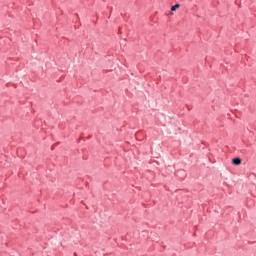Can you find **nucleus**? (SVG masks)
<instances>
[{
  "label": "nucleus",
  "mask_w": 256,
  "mask_h": 256,
  "mask_svg": "<svg viewBox=\"0 0 256 256\" xmlns=\"http://www.w3.org/2000/svg\"><path fill=\"white\" fill-rule=\"evenodd\" d=\"M241 163H242V161H241L240 158L235 157V158L232 159V164L233 165H241Z\"/></svg>",
  "instance_id": "obj_1"
},
{
  "label": "nucleus",
  "mask_w": 256,
  "mask_h": 256,
  "mask_svg": "<svg viewBox=\"0 0 256 256\" xmlns=\"http://www.w3.org/2000/svg\"><path fill=\"white\" fill-rule=\"evenodd\" d=\"M180 8V4H175L171 7V11H177Z\"/></svg>",
  "instance_id": "obj_2"
}]
</instances>
